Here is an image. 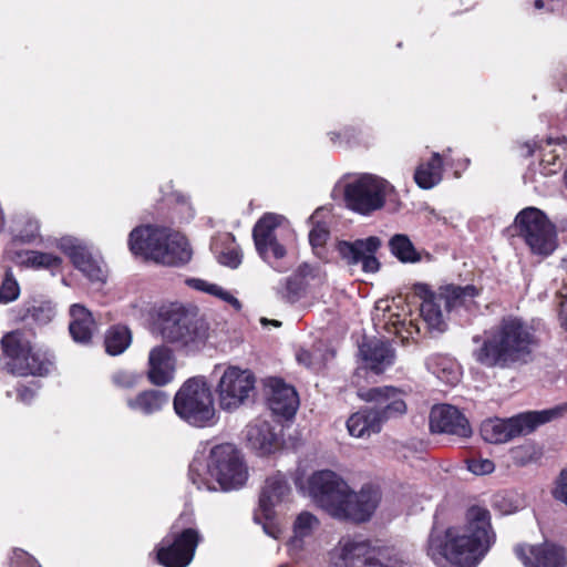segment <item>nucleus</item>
Segmentation results:
<instances>
[{"mask_svg": "<svg viewBox=\"0 0 567 567\" xmlns=\"http://www.w3.org/2000/svg\"><path fill=\"white\" fill-rule=\"evenodd\" d=\"M289 493L290 486L282 475L268 477L259 496V507L264 518L272 516L275 506L281 503Z\"/></svg>", "mask_w": 567, "mask_h": 567, "instance_id": "25", "label": "nucleus"}, {"mask_svg": "<svg viewBox=\"0 0 567 567\" xmlns=\"http://www.w3.org/2000/svg\"><path fill=\"white\" fill-rule=\"evenodd\" d=\"M143 381V374L128 370H118L111 375L112 384L121 390H133Z\"/></svg>", "mask_w": 567, "mask_h": 567, "instance_id": "35", "label": "nucleus"}, {"mask_svg": "<svg viewBox=\"0 0 567 567\" xmlns=\"http://www.w3.org/2000/svg\"><path fill=\"white\" fill-rule=\"evenodd\" d=\"M169 402L167 392L159 389H147L126 400V405L132 411L144 415L159 412Z\"/></svg>", "mask_w": 567, "mask_h": 567, "instance_id": "27", "label": "nucleus"}, {"mask_svg": "<svg viewBox=\"0 0 567 567\" xmlns=\"http://www.w3.org/2000/svg\"><path fill=\"white\" fill-rule=\"evenodd\" d=\"M539 454L532 444L515 446L511 450L512 462L516 466H525L538 460Z\"/></svg>", "mask_w": 567, "mask_h": 567, "instance_id": "40", "label": "nucleus"}, {"mask_svg": "<svg viewBox=\"0 0 567 567\" xmlns=\"http://www.w3.org/2000/svg\"><path fill=\"white\" fill-rule=\"evenodd\" d=\"M392 185L384 178L373 174H361L344 186L346 206L360 215L369 216L384 207Z\"/></svg>", "mask_w": 567, "mask_h": 567, "instance_id": "12", "label": "nucleus"}, {"mask_svg": "<svg viewBox=\"0 0 567 567\" xmlns=\"http://www.w3.org/2000/svg\"><path fill=\"white\" fill-rule=\"evenodd\" d=\"M315 270L316 269L311 265L303 262L298 266L297 270L295 271V274L292 276L302 278V280L306 281V279L308 277H312V278L315 277Z\"/></svg>", "mask_w": 567, "mask_h": 567, "instance_id": "50", "label": "nucleus"}, {"mask_svg": "<svg viewBox=\"0 0 567 567\" xmlns=\"http://www.w3.org/2000/svg\"><path fill=\"white\" fill-rule=\"evenodd\" d=\"M55 363L56 358L53 351L34 344L19 377L45 378L55 370Z\"/></svg>", "mask_w": 567, "mask_h": 567, "instance_id": "26", "label": "nucleus"}, {"mask_svg": "<svg viewBox=\"0 0 567 567\" xmlns=\"http://www.w3.org/2000/svg\"><path fill=\"white\" fill-rule=\"evenodd\" d=\"M91 281H104L105 275L100 262L92 257L87 264H83L78 268Z\"/></svg>", "mask_w": 567, "mask_h": 567, "instance_id": "43", "label": "nucleus"}, {"mask_svg": "<svg viewBox=\"0 0 567 567\" xmlns=\"http://www.w3.org/2000/svg\"><path fill=\"white\" fill-rule=\"evenodd\" d=\"M362 398L369 402H375L373 409H362L347 421L349 434L354 437H365L381 431L382 424L406 412V403L403 392L394 386L371 388Z\"/></svg>", "mask_w": 567, "mask_h": 567, "instance_id": "7", "label": "nucleus"}, {"mask_svg": "<svg viewBox=\"0 0 567 567\" xmlns=\"http://www.w3.org/2000/svg\"><path fill=\"white\" fill-rule=\"evenodd\" d=\"M188 477L198 489L216 491V482L228 492L246 484L248 470L240 451L231 443H221L210 449L206 467L196 460L189 464Z\"/></svg>", "mask_w": 567, "mask_h": 567, "instance_id": "4", "label": "nucleus"}, {"mask_svg": "<svg viewBox=\"0 0 567 567\" xmlns=\"http://www.w3.org/2000/svg\"><path fill=\"white\" fill-rule=\"evenodd\" d=\"M495 540L489 511L472 505L465 513L464 526L431 529L426 554L436 565L445 561L455 567H476Z\"/></svg>", "mask_w": 567, "mask_h": 567, "instance_id": "1", "label": "nucleus"}, {"mask_svg": "<svg viewBox=\"0 0 567 567\" xmlns=\"http://www.w3.org/2000/svg\"><path fill=\"white\" fill-rule=\"evenodd\" d=\"M297 360L300 362V363H303L306 365H310L311 362H312V354L310 351L308 350H303L301 349L298 353H297Z\"/></svg>", "mask_w": 567, "mask_h": 567, "instance_id": "53", "label": "nucleus"}, {"mask_svg": "<svg viewBox=\"0 0 567 567\" xmlns=\"http://www.w3.org/2000/svg\"><path fill=\"white\" fill-rule=\"evenodd\" d=\"M247 442L251 449L261 454L271 453L277 444V435L270 424L260 421L247 427Z\"/></svg>", "mask_w": 567, "mask_h": 567, "instance_id": "29", "label": "nucleus"}, {"mask_svg": "<svg viewBox=\"0 0 567 567\" xmlns=\"http://www.w3.org/2000/svg\"><path fill=\"white\" fill-rule=\"evenodd\" d=\"M267 405L275 415L289 420L295 416L299 398L292 385L280 378H269L265 382Z\"/></svg>", "mask_w": 567, "mask_h": 567, "instance_id": "21", "label": "nucleus"}, {"mask_svg": "<svg viewBox=\"0 0 567 567\" xmlns=\"http://www.w3.org/2000/svg\"><path fill=\"white\" fill-rule=\"evenodd\" d=\"M95 329L96 322L89 309L79 303L70 307L69 332L76 343L90 344Z\"/></svg>", "mask_w": 567, "mask_h": 567, "instance_id": "23", "label": "nucleus"}, {"mask_svg": "<svg viewBox=\"0 0 567 567\" xmlns=\"http://www.w3.org/2000/svg\"><path fill=\"white\" fill-rule=\"evenodd\" d=\"M281 218L275 213H265L252 228L254 244L262 259L267 258L269 251L275 259H281L287 254L285 246L278 241L275 235V230L281 224Z\"/></svg>", "mask_w": 567, "mask_h": 567, "instance_id": "18", "label": "nucleus"}, {"mask_svg": "<svg viewBox=\"0 0 567 567\" xmlns=\"http://www.w3.org/2000/svg\"><path fill=\"white\" fill-rule=\"evenodd\" d=\"M328 136H329V138H330L332 144H334V145H343V135L341 134V130L340 131L329 132Z\"/></svg>", "mask_w": 567, "mask_h": 567, "instance_id": "55", "label": "nucleus"}, {"mask_svg": "<svg viewBox=\"0 0 567 567\" xmlns=\"http://www.w3.org/2000/svg\"><path fill=\"white\" fill-rule=\"evenodd\" d=\"M306 288L307 281L302 280V278L290 276L286 279L281 298L288 303H295L302 297Z\"/></svg>", "mask_w": 567, "mask_h": 567, "instance_id": "38", "label": "nucleus"}, {"mask_svg": "<svg viewBox=\"0 0 567 567\" xmlns=\"http://www.w3.org/2000/svg\"><path fill=\"white\" fill-rule=\"evenodd\" d=\"M23 252H17V257L21 258ZM25 259L21 262L34 269H56L62 265V259L50 252H42L37 250H28L24 252Z\"/></svg>", "mask_w": 567, "mask_h": 567, "instance_id": "33", "label": "nucleus"}, {"mask_svg": "<svg viewBox=\"0 0 567 567\" xmlns=\"http://www.w3.org/2000/svg\"><path fill=\"white\" fill-rule=\"evenodd\" d=\"M10 567H41L39 563L22 549H16L10 560Z\"/></svg>", "mask_w": 567, "mask_h": 567, "instance_id": "47", "label": "nucleus"}, {"mask_svg": "<svg viewBox=\"0 0 567 567\" xmlns=\"http://www.w3.org/2000/svg\"><path fill=\"white\" fill-rule=\"evenodd\" d=\"M309 491L316 503L333 517L340 511L349 485L333 471L322 470L309 478Z\"/></svg>", "mask_w": 567, "mask_h": 567, "instance_id": "14", "label": "nucleus"}, {"mask_svg": "<svg viewBox=\"0 0 567 567\" xmlns=\"http://www.w3.org/2000/svg\"><path fill=\"white\" fill-rule=\"evenodd\" d=\"M39 236V224L31 218L24 219L16 229L14 243L30 244Z\"/></svg>", "mask_w": 567, "mask_h": 567, "instance_id": "39", "label": "nucleus"}, {"mask_svg": "<svg viewBox=\"0 0 567 567\" xmlns=\"http://www.w3.org/2000/svg\"><path fill=\"white\" fill-rule=\"evenodd\" d=\"M154 323L166 343L187 354L200 351L209 338V323L197 307L162 306Z\"/></svg>", "mask_w": 567, "mask_h": 567, "instance_id": "3", "label": "nucleus"}, {"mask_svg": "<svg viewBox=\"0 0 567 567\" xmlns=\"http://www.w3.org/2000/svg\"><path fill=\"white\" fill-rule=\"evenodd\" d=\"M202 540L195 514L184 511L172 524L167 536L156 546V561L164 567H187Z\"/></svg>", "mask_w": 567, "mask_h": 567, "instance_id": "8", "label": "nucleus"}, {"mask_svg": "<svg viewBox=\"0 0 567 567\" xmlns=\"http://www.w3.org/2000/svg\"><path fill=\"white\" fill-rule=\"evenodd\" d=\"M360 353L367 368L377 374L382 373L386 367L393 363V350L388 342L382 340L364 341L360 346Z\"/></svg>", "mask_w": 567, "mask_h": 567, "instance_id": "24", "label": "nucleus"}, {"mask_svg": "<svg viewBox=\"0 0 567 567\" xmlns=\"http://www.w3.org/2000/svg\"><path fill=\"white\" fill-rule=\"evenodd\" d=\"M538 346L539 339L530 324L519 317L505 316L497 326L485 331L473 357L483 367L508 369L529 362Z\"/></svg>", "mask_w": 567, "mask_h": 567, "instance_id": "2", "label": "nucleus"}, {"mask_svg": "<svg viewBox=\"0 0 567 567\" xmlns=\"http://www.w3.org/2000/svg\"><path fill=\"white\" fill-rule=\"evenodd\" d=\"M381 245L379 237L369 236L353 241L339 240L336 250L348 266L361 265L363 272L374 274L381 267V262L375 256Z\"/></svg>", "mask_w": 567, "mask_h": 567, "instance_id": "15", "label": "nucleus"}, {"mask_svg": "<svg viewBox=\"0 0 567 567\" xmlns=\"http://www.w3.org/2000/svg\"><path fill=\"white\" fill-rule=\"evenodd\" d=\"M60 248L76 269L93 257L85 245L73 239H62Z\"/></svg>", "mask_w": 567, "mask_h": 567, "instance_id": "34", "label": "nucleus"}, {"mask_svg": "<svg viewBox=\"0 0 567 567\" xmlns=\"http://www.w3.org/2000/svg\"><path fill=\"white\" fill-rule=\"evenodd\" d=\"M318 524H319V520L311 513H309V512L300 513L293 523L295 536L299 537V538L310 536L313 527Z\"/></svg>", "mask_w": 567, "mask_h": 567, "instance_id": "41", "label": "nucleus"}, {"mask_svg": "<svg viewBox=\"0 0 567 567\" xmlns=\"http://www.w3.org/2000/svg\"><path fill=\"white\" fill-rule=\"evenodd\" d=\"M558 319L560 326L567 331V290L559 303Z\"/></svg>", "mask_w": 567, "mask_h": 567, "instance_id": "51", "label": "nucleus"}, {"mask_svg": "<svg viewBox=\"0 0 567 567\" xmlns=\"http://www.w3.org/2000/svg\"><path fill=\"white\" fill-rule=\"evenodd\" d=\"M20 295V287L14 278L11 268H7L4 271V277L0 285V302L9 303L14 301Z\"/></svg>", "mask_w": 567, "mask_h": 567, "instance_id": "37", "label": "nucleus"}, {"mask_svg": "<svg viewBox=\"0 0 567 567\" xmlns=\"http://www.w3.org/2000/svg\"><path fill=\"white\" fill-rule=\"evenodd\" d=\"M389 249L403 264H415L422 259L421 254L405 234L393 235L389 240Z\"/></svg>", "mask_w": 567, "mask_h": 567, "instance_id": "32", "label": "nucleus"}, {"mask_svg": "<svg viewBox=\"0 0 567 567\" xmlns=\"http://www.w3.org/2000/svg\"><path fill=\"white\" fill-rule=\"evenodd\" d=\"M433 373L440 379L442 382L447 385H456L461 380V373L458 368L450 360L441 359L437 362L436 368L433 370Z\"/></svg>", "mask_w": 567, "mask_h": 567, "instance_id": "36", "label": "nucleus"}, {"mask_svg": "<svg viewBox=\"0 0 567 567\" xmlns=\"http://www.w3.org/2000/svg\"><path fill=\"white\" fill-rule=\"evenodd\" d=\"M559 488H567V467L563 468L557 478L555 480L553 489Z\"/></svg>", "mask_w": 567, "mask_h": 567, "instance_id": "52", "label": "nucleus"}, {"mask_svg": "<svg viewBox=\"0 0 567 567\" xmlns=\"http://www.w3.org/2000/svg\"><path fill=\"white\" fill-rule=\"evenodd\" d=\"M35 395V391L27 385L17 388V399L23 403H30Z\"/></svg>", "mask_w": 567, "mask_h": 567, "instance_id": "49", "label": "nucleus"}, {"mask_svg": "<svg viewBox=\"0 0 567 567\" xmlns=\"http://www.w3.org/2000/svg\"><path fill=\"white\" fill-rule=\"evenodd\" d=\"M443 177V159L439 153H433L430 159L421 163L414 172V181L420 188L431 189Z\"/></svg>", "mask_w": 567, "mask_h": 567, "instance_id": "30", "label": "nucleus"}, {"mask_svg": "<svg viewBox=\"0 0 567 567\" xmlns=\"http://www.w3.org/2000/svg\"><path fill=\"white\" fill-rule=\"evenodd\" d=\"M176 358L173 349L166 344H159L151 349L148 353L146 378L155 386L169 384L175 377Z\"/></svg>", "mask_w": 567, "mask_h": 567, "instance_id": "22", "label": "nucleus"}, {"mask_svg": "<svg viewBox=\"0 0 567 567\" xmlns=\"http://www.w3.org/2000/svg\"><path fill=\"white\" fill-rule=\"evenodd\" d=\"M466 467L475 475H486L495 470V464L488 458H468L466 460Z\"/></svg>", "mask_w": 567, "mask_h": 567, "instance_id": "44", "label": "nucleus"}, {"mask_svg": "<svg viewBox=\"0 0 567 567\" xmlns=\"http://www.w3.org/2000/svg\"><path fill=\"white\" fill-rule=\"evenodd\" d=\"M264 530L266 532V534H268L272 538H275V539L279 538V536L281 534V529L278 526V524L275 522V514L268 518H265Z\"/></svg>", "mask_w": 567, "mask_h": 567, "instance_id": "48", "label": "nucleus"}, {"mask_svg": "<svg viewBox=\"0 0 567 567\" xmlns=\"http://www.w3.org/2000/svg\"><path fill=\"white\" fill-rule=\"evenodd\" d=\"M534 7L537 10L543 9L544 8V0H535Z\"/></svg>", "mask_w": 567, "mask_h": 567, "instance_id": "56", "label": "nucleus"}, {"mask_svg": "<svg viewBox=\"0 0 567 567\" xmlns=\"http://www.w3.org/2000/svg\"><path fill=\"white\" fill-rule=\"evenodd\" d=\"M255 383L256 378L251 371L238 367L227 368L216 389L220 409L233 411L239 408L255 391Z\"/></svg>", "mask_w": 567, "mask_h": 567, "instance_id": "13", "label": "nucleus"}, {"mask_svg": "<svg viewBox=\"0 0 567 567\" xmlns=\"http://www.w3.org/2000/svg\"><path fill=\"white\" fill-rule=\"evenodd\" d=\"M341 134L346 147L359 146L362 143V131L358 126L347 125L341 128Z\"/></svg>", "mask_w": 567, "mask_h": 567, "instance_id": "46", "label": "nucleus"}, {"mask_svg": "<svg viewBox=\"0 0 567 567\" xmlns=\"http://www.w3.org/2000/svg\"><path fill=\"white\" fill-rule=\"evenodd\" d=\"M204 290L206 292L226 301L227 303L231 305L237 310H239L241 308L240 301L235 296H233L230 292L226 291L218 285L208 284V285H206Z\"/></svg>", "mask_w": 567, "mask_h": 567, "instance_id": "45", "label": "nucleus"}, {"mask_svg": "<svg viewBox=\"0 0 567 567\" xmlns=\"http://www.w3.org/2000/svg\"><path fill=\"white\" fill-rule=\"evenodd\" d=\"M212 250L218 262L236 269L243 261V252L233 234L226 233L212 243Z\"/></svg>", "mask_w": 567, "mask_h": 567, "instance_id": "28", "label": "nucleus"}, {"mask_svg": "<svg viewBox=\"0 0 567 567\" xmlns=\"http://www.w3.org/2000/svg\"><path fill=\"white\" fill-rule=\"evenodd\" d=\"M34 334L24 329H16L4 333L0 340L1 361L3 369L19 377L23 364L34 347Z\"/></svg>", "mask_w": 567, "mask_h": 567, "instance_id": "16", "label": "nucleus"}, {"mask_svg": "<svg viewBox=\"0 0 567 567\" xmlns=\"http://www.w3.org/2000/svg\"><path fill=\"white\" fill-rule=\"evenodd\" d=\"M551 495L556 501H559L567 506V488L553 489Z\"/></svg>", "mask_w": 567, "mask_h": 567, "instance_id": "54", "label": "nucleus"}, {"mask_svg": "<svg viewBox=\"0 0 567 567\" xmlns=\"http://www.w3.org/2000/svg\"><path fill=\"white\" fill-rule=\"evenodd\" d=\"M413 293L420 298V313L429 327L442 330L445 324L440 301H443L446 312L464 309L471 311L477 309L475 301L482 295L483 288L468 284L460 286L456 284H446L439 287L437 292L431 290L426 284H414Z\"/></svg>", "mask_w": 567, "mask_h": 567, "instance_id": "6", "label": "nucleus"}, {"mask_svg": "<svg viewBox=\"0 0 567 567\" xmlns=\"http://www.w3.org/2000/svg\"><path fill=\"white\" fill-rule=\"evenodd\" d=\"M128 248L134 256L166 266H184L192 258V249L185 236L153 225L134 228L128 236Z\"/></svg>", "mask_w": 567, "mask_h": 567, "instance_id": "5", "label": "nucleus"}, {"mask_svg": "<svg viewBox=\"0 0 567 567\" xmlns=\"http://www.w3.org/2000/svg\"><path fill=\"white\" fill-rule=\"evenodd\" d=\"M133 340L131 329L121 323L109 327L104 334V349L111 357H116L126 351Z\"/></svg>", "mask_w": 567, "mask_h": 567, "instance_id": "31", "label": "nucleus"}, {"mask_svg": "<svg viewBox=\"0 0 567 567\" xmlns=\"http://www.w3.org/2000/svg\"><path fill=\"white\" fill-rule=\"evenodd\" d=\"M261 322H262V323H267V322H269V321H268L267 319H262V320H261ZM270 322H271V324H274L275 327H280V326H281V322H280V321H278V320H271Z\"/></svg>", "mask_w": 567, "mask_h": 567, "instance_id": "57", "label": "nucleus"}, {"mask_svg": "<svg viewBox=\"0 0 567 567\" xmlns=\"http://www.w3.org/2000/svg\"><path fill=\"white\" fill-rule=\"evenodd\" d=\"M565 412L567 404H560L547 410L523 412L509 419H488L482 422L480 434L485 442L505 443L534 432L538 426L563 416Z\"/></svg>", "mask_w": 567, "mask_h": 567, "instance_id": "10", "label": "nucleus"}, {"mask_svg": "<svg viewBox=\"0 0 567 567\" xmlns=\"http://www.w3.org/2000/svg\"><path fill=\"white\" fill-rule=\"evenodd\" d=\"M329 237V227L324 223H317L309 233V243L313 250L322 249Z\"/></svg>", "mask_w": 567, "mask_h": 567, "instance_id": "42", "label": "nucleus"}, {"mask_svg": "<svg viewBox=\"0 0 567 567\" xmlns=\"http://www.w3.org/2000/svg\"><path fill=\"white\" fill-rule=\"evenodd\" d=\"M514 553L525 567H566L567 565L564 548L554 544H518L514 547Z\"/></svg>", "mask_w": 567, "mask_h": 567, "instance_id": "20", "label": "nucleus"}, {"mask_svg": "<svg viewBox=\"0 0 567 567\" xmlns=\"http://www.w3.org/2000/svg\"><path fill=\"white\" fill-rule=\"evenodd\" d=\"M430 429L433 433H445L462 439H467L473 433L467 417L451 404H442L432 409Z\"/></svg>", "mask_w": 567, "mask_h": 567, "instance_id": "19", "label": "nucleus"}, {"mask_svg": "<svg viewBox=\"0 0 567 567\" xmlns=\"http://www.w3.org/2000/svg\"><path fill=\"white\" fill-rule=\"evenodd\" d=\"M379 501V492L371 485L362 486L358 493L349 488L341 501L340 511H337L333 517L353 523L368 522L375 512Z\"/></svg>", "mask_w": 567, "mask_h": 567, "instance_id": "17", "label": "nucleus"}, {"mask_svg": "<svg viewBox=\"0 0 567 567\" xmlns=\"http://www.w3.org/2000/svg\"><path fill=\"white\" fill-rule=\"evenodd\" d=\"M173 408L179 419L195 427L216 423V410L210 385L204 377L187 379L175 393Z\"/></svg>", "mask_w": 567, "mask_h": 567, "instance_id": "9", "label": "nucleus"}, {"mask_svg": "<svg viewBox=\"0 0 567 567\" xmlns=\"http://www.w3.org/2000/svg\"><path fill=\"white\" fill-rule=\"evenodd\" d=\"M515 229L534 255L548 257L558 246L556 226L536 207H526L517 214Z\"/></svg>", "mask_w": 567, "mask_h": 567, "instance_id": "11", "label": "nucleus"}, {"mask_svg": "<svg viewBox=\"0 0 567 567\" xmlns=\"http://www.w3.org/2000/svg\"><path fill=\"white\" fill-rule=\"evenodd\" d=\"M473 341H474V342H478V341H480V337H474V338H473Z\"/></svg>", "mask_w": 567, "mask_h": 567, "instance_id": "58", "label": "nucleus"}]
</instances>
